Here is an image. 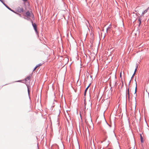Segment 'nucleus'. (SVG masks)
<instances>
[{
  "label": "nucleus",
  "mask_w": 149,
  "mask_h": 149,
  "mask_svg": "<svg viewBox=\"0 0 149 149\" xmlns=\"http://www.w3.org/2000/svg\"><path fill=\"white\" fill-rule=\"evenodd\" d=\"M85 121H92V120L91 119V114H89L87 115L86 113H85Z\"/></svg>",
  "instance_id": "f257e3e1"
},
{
  "label": "nucleus",
  "mask_w": 149,
  "mask_h": 149,
  "mask_svg": "<svg viewBox=\"0 0 149 149\" xmlns=\"http://www.w3.org/2000/svg\"><path fill=\"white\" fill-rule=\"evenodd\" d=\"M26 16L28 18H30V17H32V18L33 17V15L31 12L29 11H27L26 13Z\"/></svg>",
  "instance_id": "f03ea898"
},
{
  "label": "nucleus",
  "mask_w": 149,
  "mask_h": 149,
  "mask_svg": "<svg viewBox=\"0 0 149 149\" xmlns=\"http://www.w3.org/2000/svg\"><path fill=\"white\" fill-rule=\"evenodd\" d=\"M139 135L140 137L141 142V143H143L144 142L145 139L144 135L143 133H142V134H140Z\"/></svg>",
  "instance_id": "7ed1b4c3"
},
{
  "label": "nucleus",
  "mask_w": 149,
  "mask_h": 149,
  "mask_svg": "<svg viewBox=\"0 0 149 149\" xmlns=\"http://www.w3.org/2000/svg\"><path fill=\"white\" fill-rule=\"evenodd\" d=\"M32 25L34 27V29L36 31V32L37 33H38V31L37 29V26L36 24L35 23H33V22H32Z\"/></svg>",
  "instance_id": "20e7f679"
},
{
  "label": "nucleus",
  "mask_w": 149,
  "mask_h": 149,
  "mask_svg": "<svg viewBox=\"0 0 149 149\" xmlns=\"http://www.w3.org/2000/svg\"><path fill=\"white\" fill-rule=\"evenodd\" d=\"M102 121H106V120L104 115H102V119L100 120V121H102Z\"/></svg>",
  "instance_id": "39448f33"
},
{
  "label": "nucleus",
  "mask_w": 149,
  "mask_h": 149,
  "mask_svg": "<svg viewBox=\"0 0 149 149\" xmlns=\"http://www.w3.org/2000/svg\"><path fill=\"white\" fill-rule=\"evenodd\" d=\"M148 9L145 10L143 12L142 14L141 15V16H142L145 13H146L148 11Z\"/></svg>",
  "instance_id": "423d86ee"
},
{
  "label": "nucleus",
  "mask_w": 149,
  "mask_h": 149,
  "mask_svg": "<svg viewBox=\"0 0 149 149\" xmlns=\"http://www.w3.org/2000/svg\"><path fill=\"white\" fill-rule=\"evenodd\" d=\"M90 86V85H89L87 88H86V89H85V92H84V96H85L86 95V92L88 90V89L89 86Z\"/></svg>",
  "instance_id": "0eeeda50"
},
{
  "label": "nucleus",
  "mask_w": 149,
  "mask_h": 149,
  "mask_svg": "<svg viewBox=\"0 0 149 149\" xmlns=\"http://www.w3.org/2000/svg\"><path fill=\"white\" fill-rule=\"evenodd\" d=\"M31 76H29L28 77H27L26 78V80H29L31 79Z\"/></svg>",
  "instance_id": "6e6552de"
},
{
  "label": "nucleus",
  "mask_w": 149,
  "mask_h": 149,
  "mask_svg": "<svg viewBox=\"0 0 149 149\" xmlns=\"http://www.w3.org/2000/svg\"><path fill=\"white\" fill-rule=\"evenodd\" d=\"M138 21L139 22V26H140V25H141V19L140 17L139 18V19H138Z\"/></svg>",
  "instance_id": "1a4fd4ad"
},
{
  "label": "nucleus",
  "mask_w": 149,
  "mask_h": 149,
  "mask_svg": "<svg viewBox=\"0 0 149 149\" xmlns=\"http://www.w3.org/2000/svg\"><path fill=\"white\" fill-rule=\"evenodd\" d=\"M19 9H18V10L19 12H23V9L22 8H19Z\"/></svg>",
  "instance_id": "9d476101"
},
{
  "label": "nucleus",
  "mask_w": 149,
  "mask_h": 149,
  "mask_svg": "<svg viewBox=\"0 0 149 149\" xmlns=\"http://www.w3.org/2000/svg\"><path fill=\"white\" fill-rule=\"evenodd\" d=\"M68 118H67V117H66V118H67V121H69V120H70V116H68Z\"/></svg>",
  "instance_id": "9b49d317"
},
{
  "label": "nucleus",
  "mask_w": 149,
  "mask_h": 149,
  "mask_svg": "<svg viewBox=\"0 0 149 149\" xmlns=\"http://www.w3.org/2000/svg\"><path fill=\"white\" fill-rule=\"evenodd\" d=\"M127 95H128V96H129V88H128L127 90Z\"/></svg>",
  "instance_id": "f8f14e48"
},
{
  "label": "nucleus",
  "mask_w": 149,
  "mask_h": 149,
  "mask_svg": "<svg viewBox=\"0 0 149 149\" xmlns=\"http://www.w3.org/2000/svg\"><path fill=\"white\" fill-rule=\"evenodd\" d=\"M84 108H85V109H86V101H85V99H84Z\"/></svg>",
  "instance_id": "ddd939ff"
},
{
  "label": "nucleus",
  "mask_w": 149,
  "mask_h": 149,
  "mask_svg": "<svg viewBox=\"0 0 149 149\" xmlns=\"http://www.w3.org/2000/svg\"><path fill=\"white\" fill-rule=\"evenodd\" d=\"M137 67L136 68L135 70V71H134V74H133V77L134 76V75L135 74V72L137 70Z\"/></svg>",
  "instance_id": "4468645a"
},
{
  "label": "nucleus",
  "mask_w": 149,
  "mask_h": 149,
  "mask_svg": "<svg viewBox=\"0 0 149 149\" xmlns=\"http://www.w3.org/2000/svg\"><path fill=\"white\" fill-rule=\"evenodd\" d=\"M92 122H90V124L91 125V126H92V127L93 126V123H92Z\"/></svg>",
  "instance_id": "2eb2a0df"
},
{
  "label": "nucleus",
  "mask_w": 149,
  "mask_h": 149,
  "mask_svg": "<svg viewBox=\"0 0 149 149\" xmlns=\"http://www.w3.org/2000/svg\"><path fill=\"white\" fill-rule=\"evenodd\" d=\"M122 74V73H121V72L120 73V77L121 78H122V74Z\"/></svg>",
  "instance_id": "dca6fc26"
},
{
  "label": "nucleus",
  "mask_w": 149,
  "mask_h": 149,
  "mask_svg": "<svg viewBox=\"0 0 149 149\" xmlns=\"http://www.w3.org/2000/svg\"><path fill=\"white\" fill-rule=\"evenodd\" d=\"M10 10H11V11H13V10H11L9 7H8V6H6Z\"/></svg>",
  "instance_id": "f3484780"
},
{
  "label": "nucleus",
  "mask_w": 149,
  "mask_h": 149,
  "mask_svg": "<svg viewBox=\"0 0 149 149\" xmlns=\"http://www.w3.org/2000/svg\"><path fill=\"white\" fill-rule=\"evenodd\" d=\"M136 87H135V93H136Z\"/></svg>",
  "instance_id": "a211bd4d"
},
{
  "label": "nucleus",
  "mask_w": 149,
  "mask_h": 149,
  "mask_svg": "<svg viewBox=\"0 0 149 149\" xmlns=\"http://www.w3.org/2000/svg\"><path fill=\"white\" fill-rule=\"evenodd\" d=\"M38 67V66H36V67L34 69L33 71H35Z\"/></svg>",
  "instance_id": "6ab92c4d"
},
{
  "label": "nucleus",
  "mask_w": 149,
  "mask_h": 149,
  "mask_svg": "<svg viewBox=\"0 0 149 149\" xmlns=\"http://www.w3.org/2000/svg\"><path fill=\"white\" fill-rule=\"evenodd\" d=\"M41 65H42V64L40 63V64H39L37 65L36 66H38V67L39 66H40Z\"/></svg>",
  "instance_id": "aec40b11"
},
{
  "label": "nucleus",
  "mask_w": 149,
  "mask_h": 149,
  "mask_svg": "<svg viewBox=\"0 0 149 149\" xmlns=\"http://www.w3.org/2000/svg\"><path fill=\"white\" fill-rule=\"evenodd\" d=\"M111 27L110 26H109L107 29V31H108V29H110V27Z\"/></svg>",
  "instance_id": "412c9836"
},
{
  "label": "nucleus",
  "mask_w": 149,
  "mask_h": 149,
  "mask_svg": "<svg viewBox=\"0 0 149 149\" xmlns=\"http://www.w3.org/2000/svg\"><path fill=\"white\" fill-rule=\"evenodd\" d=\"M86 124L87 125H89V124L87 122H86Z\"/></svg>",
  "instance_id": "4be33fe9"
},
{
  "label": "nucleus",
  "mask_w": 149,
  "mask_h": 149,
  "mask_svg": "<svg viewBox=\"0 0 149 149\" xmlns=\"http://www.w3.org/2000/svg\"><path fill=\"white\" fill-rule=\"evenodd\" d=\"M0 1L1 2H3V1H2V0H0Z\"/></svg>",
  "instance_id": "5701e85b"
},
{
  "label": "nucleus",
  "mask_w": 149,
  "mask_h": 149,
  "mask_svg": "<svg viewBox=\"0 0 149 149\" xmlns=\"http://www.w3.org/2000/svg\"><path fill=\"white\" fill-rule=\"evenodd\" d=\"M28 92L29 93V90L28 88Z\"/></svg>",
  "instance_id": "b1692460"
},
{
  "label": "nucleus",
  "mask_w": 149,
  "mask_h": 149,
  "mask_svg": "<svg viewBox=\"0 0 149 149\" xmlns=\"http://www.w3.org/2000/svg\"><path fill=\"white\" fill-rule=\"evenodd\" d=\"M56 118H57V119H58V116L56 117Z\"/></svg>",
  "instance_id": "393cba45"
},
{
  "label": "nucleus",
  "mask_w": 149,
  "mask_h": 149,
  "mask_svg": "<svg viewBox=\"0 0 149 149\" xmlns=\"http://www.w3.org/2000/svg\"><path fill=\"white\" fill-rule=\"evenodd\" d=\"M54 120H56V119H54Z\"/></svg>",
  "instance_id": "a878e982"
},
{
  "label": "nucleus",
  "mask_w": 149,
  "mask_h": 149,
  "mask_svg": "<svg viewBox=\"0 0 149 149\" xmlns=\"http://www.w3.org/2000/svg\"><path fill=\"white\" fill-rule=\"evenodd\" d=\"M108 149H111V148H109Z\"/></svg>",
  "instance_id": "bb28decb"
}]
</instances>
